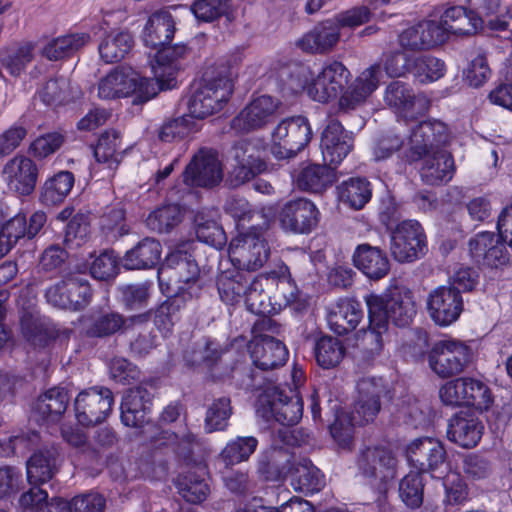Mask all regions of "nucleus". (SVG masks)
<instances>
[{"mask_svg": "<svg viewBox=\"0 0 512 512\" xmlns=\"http://www.w3.org/2000/svg\"><path fill=\"white\" fill-rule=\"evenodd\" d=\"M350 75V71L341 62L327 63L307 87V93L314 101L321 103L338 98L339 110H354L364 105L378 89L381 67L378 64L369 66L344 89Z\"/></svg>", "mask_w": 512, "mask_h": 512, "instance_id": "nucleus-1", "label": "nucleus"}, {"mask_svg": "<svg viewBox=\"0 0 512 512\" xmlns=\"http://www.w3.org/2000/svg\"><path fill=\"white\" fill-rule=\"evenodd\" d=\"M236 76L233 68L225 65L208 70L188 101V116L204 119L221 111L233 94Z\"/></svg>", "mask_w": 512, "mask_h": 512, "instance_id": "nucleus-2", "label": "nucleus"}, {"mask_svg": "<svg viewBox=\"0 0 512 512\" xmlns=\"http://www.w3.org/2000/svg\"><path fill=\"white\" fill-rule=\"evenodd\" d=\"M134 94L135 102H147L158 94L154 80L141 77L130 67L112 70L98 83V96L101 99H116Z\"/></svg>", "mask_w": 512, "mask_h": 512, "instance_id": "nucleus-3", "label": "nucleus"}, {"mask_svg": "<svg viewBox=\"0 0 512 512\" xmlns=\"http://www.w3.org/2000/svg\"><path fill=\"white\" fill-rule=\"evenodd\" d=\"M312 135L306 117L285 118L272 131L271 153L278 160L294 158L309 144Z\"/></svg>", "mask_w": 512, "mask_h": 512, "instance_id": "nucleus-4", "label": "nucleus"}, {"mask_svg": "<svg viewBox=\"0 0 512 512\" xmlns=\"http://www.w3.org/2000/svg\"><path fill=\"white\" fill-rule=\"evenodd\" d=\"M439 397L447 406H473L477 410H487L492 404L490 389L482 381L471 377H460L443 384Z\"/></svg>", "mask_w": 512, "mask_h": 512, "instance_id": "nucleus-5", "label": "nucleus"}, {"mask_svg": "<svg viewBox=\"0 0 512 512\" xmlns=\"http://www.w3.org/2000/svg\"><path fill=\"white\" fill-rule=\"evenodd\" d=\"M383 104L398 118L414 120L423 115L429 107L427 98L417 93L407 82L391 81L383 91Z\"/></svg>", "mask_w": 512, "mask_h": 512, "instance_id": "nucleus-6", "label": "nucleus"}, {"mask_svg": "<svg viewBox=\"0 0 512 512\" xmlns=\"http://www.w3.org/2000/svg\"><path fill=\"white\" fill-rule=\"evenodd\" d=\"M448 140V128L442 121L429 119L419 122L410 130L407 158L411 162L419 161L429 153L442 150Z\"/></svg>", "mask_w": 512, "mask_h": 512, "instance_id": "nucleus-7", "label": "nucleus"}, {"mask_svg": "<svg viewBox=\"0 0 512 512\" xmlns=\"http://www.w3.org/2000/svg\"><path fill=\"white\" fill-rule=\"evenodd\" d=\"M426 250V234L418 221L404 220L392 231L390 251L396 261L413 262L422 257Z\"/></svg>", "mask_w": 512, "mask_h": 512, "instance_id": "nucleus-8", "label": "nucleus"}, {"mask_svg": "<svg viewBox=\"0 0 512 512\" xmlns=\"http://www.w3.org/2000/svg\"><path fill=\"white\" fill-rule=\"evenodd\" d=\"M199 269L195 260L187 252L173 251L167 255L158 270L160 285H166L171 295L177 296L186 290V286L194 283Z\"/></svg>", "mask_w": 512, "mask_h": 512, "instance_id": "nucleus-9", "label": "nucleus"}, {"mask_svg": "<svg viewBox=\"0 0 512 512\" xmlns=\"http://www.w3.org/2000/svg\"><path fill=\"white\" fill-rule=\"evenodd\" d=\"M92 293L85 275L69 273L49 287L46 298L52 305L64 309L79 310L87 306Z\"/></svg>", "mask_w": 512, "mask_h": 512, "instance_id": "nucleus-10", "label": "nucleus"}, {"mask_svg": "<svg viewBox=\"0 0 512 512\" xmlns=\"http://www.w3.org/2000/svg\"><path fill=\"white\" fill-rule=\"evenodd\" d=\"M357 465L365 477L379 484H390L397 475L399 460L392 448L378 445L362 450Z\"/></svg>", "mask_w": 512, "mask_h": 512, "instance_id": "nucleus-11", "label": "nucleus"}, {"mask_svg": "<svg viewBox=\"0 0 512 512\" xmlns=\"http://www.w3.org/2000/svg\"><path fill=\"white\" fill-rule=\"evenodd\" d=\"M230 257L239 268L254 271L269 257V249L259 229L253 228L234 238L229 246Z\"/></svg>", "mask_w": 512, "mask_h": 512, "instance_id": "nucleus-12", "label": "nucleus"}, {"mask_svg": "<svg viewBox=\"0 0 512 512\" xmlns=\"http://www.w3.org/2000/svg\"><path fill=\"white\" fill-rule=\"evenodd\" d=\"M281 228L292 234H309L318 225L320 212L314 202L297 198L285 202L278 211Z\"/></svg>", "mask_w": 512, "mask_h": 512, "instance_id": "nucleus-13", "label": "nucleus"}, {"mask_svg": "<svg viewBox=\"0 0 512 512\" xmlns=\"http://www.w3.org/2000/svg\"><path fill=\"white\" fill-rule=\"evenodd\" d=\"M260 402L263 406L267 405L271 415L282 425L297 424L303 414V402L296 388H268L260 397Z\"/></svg>", "mask_w": 512, "mask_h": 512, "instance_id": "nucleus-14", "label": "nucleus"}, {"mask_svg": "<svg viewBox=\"0 0 512 512\" xmlns=\"http://www.w3.org/2000/svg\"><path fill=\"white\" fill-rule=\"evenodd\" d=\"M469 358V349L461 342L443 340L437 342L428 356L431 370L441 378H449L464 370Z\"/></svg>", "mask_w": 512, "mask_h": 512, "instance_id": "nucleus-15", "label": "nucleus"}, {"mask_svg": "<svg viewBox=\"0 0 512 512\" xmlns=\"http://www.w3.org/2000/svg\"><path fill=\"white\" fill-rule=\"evenodd\" d=\"M114 402L112 392L104 387H92L78 394L74 402L77 421L90 426L104 421Z\"/></svg>", "mask_w": 512, "mask_h": 512, "instance_id": "nucleus-16", "label": "nucleus"}, {"mask_svg": "<svg viewBox=\"0 0 512 512\" xmlns=\"http://www.w3.org/2000/svg\"><path fill=\"white\" fill-rule=\"evenodd\" d=\"M223 179V167L215 151L200 149L183 172V182L189 187H214Z\"/></svg>", "mask_w": 512, "mask_h": 512, "instance_id": "nucleus-17", "label": "nucleus"}, {"mask_svg": "<svg viewBox=\"0 0 512 512\" xmlns=\"http://www.w3.org/2000/svg\"><path fill=\"white\" fill-rule=\"evenodd\" d=\"M280 107V101L269 95L254 97L233 118L231 126L238 132H249L268 125L275 118Z\"/></svg>", "mask_w": 512, "mask_h": 512, "instance_id": "nucleus-18", "label": "nucleus"}, {"mask_svg": "<svg viewBox=\"0 0 512 512\" xmlns=\"http://www.w3.org/2000/svg\"><path fill=\"white\" fill-rule=\"evenodd\" d=\"M427 310L437 325L448 326L462 313L463 298L454 288L439 286L428 294Z\"/></svg>", "mask_w": 512, "mask_h": 512, "instance_id": "nucleus-19", "label": "nucleus"}, {"mask_svg": "<svg viewBox=\"0 0 512 512\" xmlns=\"http://www.w3.org/2000/svg\"><path fill=\"white\" fill-rule=\"evenodd\" d=\"M405 453L408 462L421 473L438 471L446 460L442 443L432 437L414 439L407 445Z\"/></svg>", "mask_w": 512, "mask_h": 512, "instance_id": "nucleus-20", "label": "nucleus"}, {"mask_svg": "<svg viewBox=\"0 0 512 512\" xmlns=\"http://www.w3.org/2000/svg\"><path fill=\"white\" fill-rule=\"evenodd\" d=\"M191 54V50L184 44L162 47L155 54L151 64L152 72L158 87V92L174 87L175 75L182 68L181 60Z\"/></svg>", "mask_w": 512, "mask_h": 512, "instance_id": "nucleus-21", "label": "nucleus"}, {"mask_svg": "<svg viewBox=\"0 0 512 512\" xmlns=\"http://www.w3.org/2000/svg\"><path fill=\"white\" fill-rule=\"evenodd\" d=\"M366 297L381 300V310L387 324L390 320L399 327L408 326L417 313L414 294L407 288H395L389 295L369 294Z\"/></svg>", "mask_w": 512, "mask_h": 512, "instance_id": "nucleus-22", "label": "nucleus"}, {"mask_svg": "<svg viewBox=\"0 0 512 512\" xmlns=\"http://www.w3.org/2000/svg\"><path fill=\"white\" fill-rule=\"evenodd\" d=\"M358 399L352 413L355 424L373 421L380 411V396L384 392L381 378L366 377L357 383Z\"/></svg>", "mask_w": 512, "mask_h": 512, "instance_id": "nucleus-23", "label": "nucleus"}, {"mask_svg": "<svg viewBox=\"0 0 512 512\" xmlns=\"http://www.w3.org/2000/svg\"><path fill=\"white\" fill-rule=\"evenodd\" d=\"M323 160L329 166L340 164L353 149L352 134L337 120H331L321 135Z\"/></svg>", "mask_w": 512, "mask_h": 512, "instance_id": "nucleus-24", "label": "nucleus"}, {"mask_svg": "<svg viewBox=\"0 0 512 512\" xmlns=\"http://www.w3.org/2000/svg\"><path fill=\"white\" fill-rule=\"evenodd\" d=\"M2 174L10 191L29 195L35 189L38 169L30 158L16 155L4 165Z\"/></svg>", "mask_w": 512, "mask_h": 512, "instance_id": "nucleus-25", "label": "nucleus"}, {"mask_svg": "<svg viewBox=\"0 0 512 512\" xmlns=\"http://www.w3.org/2000/svg\"><path fill=\"white\" fill-rule=\"evenodd\" d=\"M368 308L369 328L361 330L358 336V346L371 355L378 354L383 347L382 335L388 326L382 312V302L376 297H365Z\"/></svg>", "mask_w": 512, "mask_h": 512, "instance_id": "nucleus-26", "label": "nucleus"}, {"mask_svg": "<svg viewBox=\"0 0 512 512\" xmlns=\"http://www.w3.org/2000/svg\"><path fill=\"white\" fill-rule=\"evenodd\" d=\"M176 32V19L169 10L151 14L143 28L142 40L145 46L160 49L171 43Z\"/></svg>", "mask_w": 512, "mask_h": 512, "instance_id": "nucleus-27", "label": "nucleus"}, {"mask_svg": "<svg viewBox=\"0 0 512 512\" xmlns=\"http://www.w3.org/2000/svg\"><path fill=\"white\" fill-rule=\"evenodd\" d=\"M276 284V274H260L245 286V300L249 310L255 314L266 315L277 309L272 304V292Z\"/></svg>", "mask_w": 512, "mask_h": 512, "instance_id": "nucleus-28", "label": "nucleus"}, {"mask_svg": "<svg viewBox=\"0 0 512 512\" xmlns=\"http://www.w3.org/2000/svg\"><path fill=\"white\" fill-rule=\"evenodd\" d=\"M483 20L473 10L457 6L447 9L437 22L442 30L443 42L449 34L471 35L482 27Z\"/></svg>", "mask_w": 512, "mask_h": 512, "instance_id": "nucleus-29", "label": "nucleus"}, {"mask_svg": "<svg viewBox=\"0 0 512 512\" xmlns=\"http://www.w3.org/2000/svg\"><path fill=\"white\" fill-rule=\"evenodd\" d=\"M254 365L262 370L274 369L284 365L288 358L286 346L273 337L263 335L250 345Z\"/></svg>", "mask_w": 512, "mask_h": 512, "instance_id": "nucleus-30", "label": "nucleus"}, {"mask_svg": "<svg viewBox=\"0 0 512 512\" xmlns=\"http://www.w3.org/2000/svg\"><path fill=\"white\" fill-rule=\"evenodd\" d=\"M420 160V177L427 185H441L453 178L456 170L454 158L445 149L429 153Z\"/></svg>", "mask_w": 512, "mask_h": 512, "instance_id": "nucleus-31", "label": "nucleus"}, {"mask_svg": "<svg viewBox=\"0 0 512 512\" xmlns=\"http://www.w3.org/2000/svg\"><path fill=\"white\" fill-rule=\"evenodd\" d=\"M399 43L408 50L430 49L443 43L442 30L436 21H423L404 30L399 35Z\"/></svg>", "mask_w": 512, "mask_h": 512, "instance_id": "nucleus-32", "label": "nucleus"}, {"mask_svg": "<svg viewBox=\"0 0 512 512\" xmlns=\"http://www.w3.org/2000/svg\"><path fill=\"white\" fill-rule=\"evenodd\" d=\"M363 318L361 304L352 298H341L331 308L327 321L332 331L343 335L354 330Z\"/></svg>", "mask_w": 512, "mask_h": 512, "instance_id": "nucleus-33", "label": "nucleus"}, {"mask_svg": "<svg viewBox=\"0 0 512 512\" xmlns=\"http://www.w3.org/2000/svg\"><path fill=\"white\" fill-rule=\"evenodd\" d=\"M352 259L354 266L373 280L385 277L390 270L386 254L378 247L369 244L358 245Z\"/></svg>", "mask_w": 512, "mask_h": 512, "instance_id": "nucleus-34", "label": "nucleus"}, {"mask_svg": "<svg viewBox=\"0 0 512 512\" xmlns=\"http://www.w3.org/2000/svg\"><path fill=\"white\" fill-rule=\"evenodd\" d=\"M236 161L234 173L240 182H245L265 170L266 165L261 159L259 148L250 141L238 142L232 150Z\"/></svg>", "mask_w": 512, "mask_h": 512, "instance_id": "nucleus-35", "label": "nucleus"}, {"mask_svg": "<svg viewBox=\"0 0 512 512\" xmlns=\"http://www.w3.org/2000/svg\"><path fill=\"white\" fill-rule=\"evenodd\" d=\"M482 423L472 414L460 412L449 423V440L463 448H472L478 444L483 433Z\"/></svg>", "mask_w": 512, "mask_h": 512, "instance_id": "nucleus-36", "label": "nucleus"}, {"mask_svg": "<svg viewBox=\"0 0 512 512\" xmlns=\"http://www.w3.org/2000/svg\"><path fill=\"white\" fill-rule=\"evenodd\" d=\"M60 454L50 447L35 452L27 461V479L30 484L40 485L53 478L58 472Z\"/></svg>", "mask_w": 512, "mask_h": 512, "instance_id": "nucleus-37", "label": "nucleus"}, {"mask_svg": "<svg viewBox=\"0 0 512 512\" xmlns=\"http://www.w3.org/2000/svg\"><path fill=\"white\" fill-rule=\"evenodd\" d=\"M151 408L149 392L143 387L130 389L121 403L122 422L129 427H140L147 421Z\"/></svg>", "mask_w": 512, "mask_h": 512, "instance_id": "nucleus-38", "label": "nucleus"}, {"mask_svg": "<svg viewBox=\"0 0 512 512\" xmlns=\"http://www.w3.org/2000/svg\"><path fill=\"white\" fill-rule=\"evenodd\" d=\"M340 32L335 23L330 21L315 26L311 31L303 35L297 46L305 52L322 53L336 45Z\"/></svg>", "mask_w": 512, "mask_h": 512, "instance_id": "nucleus-39", "label": "nucleus"}, {"mask_svg": "<svg viewBox=\"0 0 512 512\" xmlns=\"http://www.w3.org/2000/svg\"><path fill=\"white\" fill-rule=\"evenodd\" d=\"M150 313H141L125 319L118 312H109L97 317L87 330V334L92 337H106L115 334L123 327H129L134 324L145 323L149 320Z\"/></svg>", "mask_w": 512, "mask_h": 512, "instance_id": "nucleus-40", "label": "nucleus"}, {"mask_svg": "<svg viewBox=\"0 0 512 512\" xmlns=\"http://www.w3.org/2000/svg\"><path fill=\"white\" fill-rule=\"evenodd\" d=\"M333 169L328 164H310L303 167L296 177L299 189L312 193H321L335 182Z\"/></svg>", "mask_w": 512, "mask_h": 512, "instance_id": "nucleus-41", "label": "nucleus"}, {"mask_svg": "<svg viewBox=\"0 0 512 512\" xmlns=\"http://www.w3.org/2000/svg\"><path fill=\"white\" fill-rule=\"evenodd\" d=\"M161 257V245L152 238H145L126 252L123 266L128 270L152 268Z\"/></svg>", "mask_w": 512, "mask_h": 512, "instance_id": "nucleus-42", "label": "nucleus"}, {"mask_svg": "<svg viewBox=\"0 0 512 512\" xmlns=\"http://www.w3.org/2000/svg\"><path fill=\"white\" fill-rule=\"evenodd\" d=\"M217 210H198L193 219L194 229L199 241L214 247H220L224 243L223 229L217 222Z\"/></svg>", "mask_w": 512, "mask_h": 512, "instance_id": "nucleus-43", "label": "nucleus"}, {"mask_svg": "<svg viewBox=\"0 0 512 512\" xmlns=\"http://www.w3.org/2000/svg\"><path fill=\"white\" fill-rule=\"evenodd\" d=\"M341 202L355 210L362 209L372 197L371 183L364 177H351L337 186Z\"/></svg>", "mask_w": 512, "mask_h": 512, "instance_id": "nucleus-44", "label": "nucleus"}, {"mask_svg": "<svg viewBox=\"0 0 512 512\" xmlns=\"http://www.w3.org/2000/svg\"><path fill=\"white\" fill-rule=\"evenodd\" d=\"M91 40L88 33H72L54 38L42 48V54L49 60H60L73 55Z\"/></svg>", "mask_w": 512, "mask_h": 512, "instance_id": "nucleus-45", "label": "nucleus"}, {"mask_svg": "<svg viewBox=\"0 0 512 512\" xmlns=\"http://www.w3.org/2000/svg\"><path fill=\"white\" fill-rule=\"evenodd\" d=\"M246 275L240 268L233 267L222 271L217 278L219 296L229 305L240 302L245 294Z\"/></svg>", "mask_w": 512, "mask_h": 512, "instance_id": "nucleus-46", "label": "nucleus"}, {"mask_svg": "<svg viewBox=\"0 0 512 512\" xmlns=\"http://www.w3.org/2000/svg\"><path fill=\"white\" fill-rule=\"evenodd\" d=\"M132 45L133 38L129 33L112 31L101 40L98 50L104 62L115 63L125 57Z\"/></svg>", "mask_w": 512, "mask_h": 512, "instance_id": "nucleus-47", "label": "nucleus"}, {"mask_svg": "<svg viewBox=\"0 0 512 512\" xmlns=\"http://www.w3.org/2000/svg\"><path fill=\"white\" fill-rule=\"evenodd\" d=\"M74 185V176L69 171H61L46 180L41 192V200L46 205L61 203Z\"/></svg>", "mask_w": 512, "mask_h": 512, "instance_id": "nucleus-48", "label": "nucleus"}, {"mask_svg": "<svg viewBox=\"0 0 512 512\" xmlns=\"http://www.w3.org/2000/svg\"><path fill=\"white\" fill-rule=\"evenodd\" d=\"M183 218V212L178 204H168L152 211L147 219V226L158 233L169 232L176 227Z\"/></svg>", "mask_w": 512, "mask_h": 512, "instance_id": "nucleus-49", "label": "nucleus"}, {"mask_svg": "<svg viewBox=\"0 0 512 512\" xmlns=\"http://www.w3.org/2000/svg\"><path fill=\"white\" fill-rule=\"evenodd\" d=\"M179 494L189 503L198 504L204 501L209 487L204 478L195 472L179 475L176 479Z\"/></svg>", "mask_w": 512, "mask_h": 512, "instance_id": "nucleus-50", "label": "nucleus"}, {"mask_svg": "<svg viewBox=\"0 0 512 512\" xmlns=\"http://www.w3.org/2000/svg\"><path fill=\"white\" fill-rule=\"evenodd\" d=\"M293 481L296 483V489L310 494L319 492L325 486L321 471L306 460L296 466Z\"/></svg>", "mask_w": 512, "mask_h": 512, "instance_id": "nucleus-51", "label": "nucleus"}, {"mask_svg": "<svg viewBox=\"0 0 512 512\" xmlns=\"http://www.w3.org/2000/svg\"><path fill=\"white\" fill-rule=\"evenodd\" d=\"M446 68L442 60L431 55L413 57L412 74L422 83H431L439 80L445 74Z\"/></svg>", "mask_w": 512, "mask_h": 512, "instance_id": "nucleus-52", "label": "nucleus"}, {"mask_svg": "<svg viewBox=\"0 0 512 512\" xmlns=\"http://www.w3.org/2000/svg\"><path fill=\"white\" fill-rule=\"evenodd\" d=\"M120 148V137L117 131L104 132L95 147L94 155L99 164L106 165L110 171H114L118 164L117 150Z\"/></svg>", "mask_w": 512, "mask_h": 512, "instance_id": "nucleus-53", "label": "nucleus"}, {"mask_svg": "<svg viewBox=\"0 0 512 512\" xmlns=\"http://www.w3.org/2000/svg\"><path fill=\"white\" fill-rule=\"evenodd\" d=\"M315 358L321 367L329 369L338 365L345 353V348L337 338L324 336L315 345Z\"/></svg>", "mask_w": 512, "mask_h": 512, "instance_id": "nucleus-54", "label": "nucleus"}, {"mask_svg": "<svg viewBox=\"0 0 512 512\" xmlns=\"http://www.w3.org/2000/svg\"><path fill=\"white\" fill-rule=\"evenodd\" d=\"M69 396L64 388L54 387L41 395L35 409L44 417L60 416L68 406Z\"/></svg>", "mask_w": 512, "mask_h": 512, "instance_id": "nucleus-55", "label": "nucleus"}, {"mask_svg": "<svg viewBox=\"0 0 512 512\" xmlns=\"http://www.w3.org/2000/svg\"><path fill=\"white\" fill-rule=\"evenodd\" d=\"M232 414L231 401L228 397L215 399L206 411L204 429L207 433L224 430Z\"/></svg>", "mask_w": 512, "mask_h": 512, "instance_id": "nucleus-56", "label": "nucleus"}, {"mask_svg": "<svg viewBox=\"0 0 512 512\" xmlns=\"http://www.w3.org/2000/svg\"><path fill=\"white\" fill-rule=\"evenodd\" d=\"M443 487V504L447 510L464 505L469 499L468 485L459 474L447 475L443 480Z\"/></svg>", "mask_w": 512, "mask_h": 512, "instance_id": "nucleus-57", "label": "nucleus"}, {"mask_svg": "<svg viewBox=\"0 0 512 512\" xmlns=\"http://www.w3.org/2000/svg\"><path fill=\"white\" fill-rule=\"evenodd\" d=\"M24 236H27L25 216L16 215L7 221L0 230V259Z\"/></svg>", "mask_w": 512, "mask_h": 512, "instance_id": "nucleus-58", "label": "nucleus"}, {"mask_svg": "<svg viewBox=\"0 0 512 512\" xmlns=\"http://www.w3.org/2000/svg\"><path fill=\"white\" fill-rule=\"evenodd\" d=\"M197 130V124L185 115L164 123L159 129L158 136L163 142H173L184 139Z\"/></svg>", "mask_w": 512, "mask_h": 512, "instance_id": "nucleus-59", "label": "nucleus"}, {"mask_svg": "<svg viewBox=\"0 0 512 512\" xmlns=\"http://www.w3.org/2000/svg\"><path fill=\"white\" fill-rule=\"evenodd\" d=\"M257 444V439L252 436L237 437L225 446L221 456L227 463L237 464L247 460L254 453Z\"/></svg>", "mask_w": 512, "mask_h": 512, "instance_id": "nucleus-60", "label": "nucleus"}, {"mask_svg": "<svg viewBox=\"0 0 512 512\" xmlns=\"http://www.w3.org/2000/svg\"><path fill=\"white\" fill-rule=\"evenodd\" d=\"M40 99L46 105H59L72 99L70 83L64 78L50 79L39 92Z\"/></svg>", "mask_w": 512, "mask_h": 512, "instance_id": "nucleus-61", "label": "nucleus"}, {"mask_svg": "<svg viewBox=\"0 0 512 512\" xmlns=\"http://www.w3.org/2000/svg\"><path fill=\"white\" fill-rule=\"evenodd\" d=\"M402 501L411 508L419 507L423 500V483L420 473H409L399 484Z\"/></svg>", "mask_w": 512, "mask_h": 512, "instance_id": "nucleus-62", "label": "nucleus"}, {"mask_svg": "<svg viewBox=\"0 0 512 512\" xmlns=\"http://www.w3.org/2000/svg\"><path fill=\"white\" fill-rule=\"evenodd\" d=\"M182 300L171 297L163 302L156 311L155 324L164 334L171 332L174 324L179 320V311L182 308Z\"/></svg>", "mask_w": 512, "mask_h": 512, "instance_id": "nucleus-63", "label": "nucleus"}, {"mask_svg": "<svg viewBox=\"0 0 512 512\" xmlns=\"http://www.w3.org/2000/svg\"><path fill=\"white\" fill-rule=\"evenodd\" d=\"M190 10L198 20L211 22L222 15H228V3L224 0H197Z\"/></svg>", "mask_w": 512, "mask_h": 512, "instance_id": "nucleus-64", "label": "nucleus"}]
</instances>
